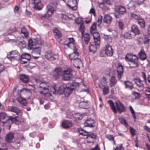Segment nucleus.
<instances>
[{
    "label": "nucleus",
    "instance_id": "nucleus-1",
    "mask_svg": "<svg viewBox=\"0 0 150 150\" xmlns=\"http://www.w3.org/2000/svg\"><path fill=\"white\" fill-rule=\"evenodd\" d=\"M7 117V115L4 112H1L0 114V120L2 121ZM19 117L18 116H16L15 117H13L10 116L8 119H7L5 121H2L3 125L6 128L9 130L11 125L13 122H18Z\"/></svg>",
    "mask_w": 150,
    "mask_h": 150
},
{
    "label": "nucleus",
    "instance_id": "nucleus-2",
    "mask_svg": "<svg viewBox=\"0 0 150 150\" xmlns=\"http://www.w3.org/2000/svg\"><path fill=\"white\" fill-rule=\"evenodd\" d=\"M107 102L114 114H116L117 111L119 114H121L122 112H125L126 111V108L124 105L120 101L115 102L116 107L112 100H108Z\"/></svg>",
    "mask_w": 150,
    "mask_h": 150
},
{
    "label": "nucleus",
    "instance_id": "nucleus-3",
    "mask_svg": "<svg viewBox=\"0 0 150 150\" xmlns=\"http://www.w3.org/2000/svg\"><path fill=\"white\" fill-rule=\"evenodd\" d=\"M125 59L126 62H129V67L131 68H135L139 65L138 58L135 54L131 53L127 54Z\"/></svg>",
    "mask_w": 150,
    "mask_h": 150
},
{
    "label": "nucleus",
    "instance_id": "nucleus-4",
    "mask_svg": "<svg viewBox=\"0 0 150 150\" xmlns=\"http://www.w3.org/2000/svg\"><path fill=\"white\" fill-rule=\"evenodd\" d=\"M34 81L37 85H39V88L41 89L40 93L41 94L45 95L48 93L49 86L48 83L43 81L41 77L35 79Z\"/></svg>",
    "mask_w": 150,
    "mask_h": 150
},
{
    "label": "nucleus",
    "instance_id": "nucleus-5",
    "mask_svg": "<svg viewBox=\"0 0 150 150\" xmlns=\"http://www.w3.org/2000/svg\"><path fill=\"white\" fill-rule=\"evenodd\" d=\"M32 39L29 40L28 42V47L30 50H34V52H36L37 54H40L41 49L39 46L36 47L34 45Z\"/></svg>",
    "mask_w": 150,
    "mask_h": 150
},
{
    "label": "nucleus",
    "instance_id": "nucleus-6",
    "mask_svg": "<svg viewBox=\"0 0 150 150\" xmlns=\"http://www.w3.org/2000/svg\"><path fill=\"white\" fill-rule=\"evenodd\" d=\"M63 78L64 80L68 81L69 80L72 76V71L70 68H67L63 72Z\"/></svg>",
    "mask_w": 150,
    "mask_h": 150
},
{
    "label": "nucleus",
    "instance_id": "nucleus-7",
    "mask_svg": "<svg viewBox=\"0 0 150 150\" xmlns=\"http://www.w3.org/2000/svg\"><path fill=\"white\" fill-rule=\"evenodd\" d=\"M47 11L44 16L49 17L52 16L55 10V7L53 4H50L47 7Z\"/></svg>",
    "mask_w": 150,
    "mask_h": 150
},
{
    "label": "nucleus",
    "instance_id": "nucleus-8",
    "mask_svg": "<svg viewBox=\"0 0 150 150\" xmlns=\"http://www.w3.org/2000/svg\"><path fill=\"white\" fill-rule=\"evenodd\" d=\"M31 57L29 54L25 53L20 56V61L21 64L27 63L28 62L30 59Z\"/></svg>",
    "mask_w": 150,
    "mask_h": 150
},
{
    "label": "nucleus",
    "instance_id": "nucleus-9",
    "mask_svg": "<svg viewBox=\"0 0 150 150\" xmlns=\"http://www.w3.org/2000/svg\"><path fill=\"white\" fill-rule=\"evenodd\" d=\"M117 76L119 80L121 79L123 73V67L122 64L118 63L117 67Z\"/></svg>",
    "mask_w": 150,
    "mask_h": 150
},
{
    "label": "nucleus",
    "instance_id": "nucleus-10",
    "mask_svg": "<svg viewBox=\"0 0 150 150\" xmlns=\"http://www.w3.org/2000/svg\"><path fill=\"white\" fill-rule=\"evenodd\" d=\"M98 42H91L90 43L89 49L90 52H92L93 54L95 53L97 51V48L100 46V43L97 44Z\"/></svg>",
    "mask_w": 150,
    "mask_h": 150
},
{
    "label": "nucleus",
    "instance_id": "nucleus-11",
    "mask_svg": "<svg viewBox=\"0 0 150 150\" xmlns=\"http://www.w3.org/2000/svg\"><path fill=\"white\" fill-rule=\"evenodd\" d=\"M133 81L136 85L137 87L141 89H143L144 87V81L139 77H136L133 79Z\"/></svg>",
    "mask_w": 150,
    "mask_h": 150
},
{
    "label": "nucleus",
    "instance_id": "nucleus-12",
    "mask_svg": "<svg viewBox=\"0 0 150 150\" xmlns=\"http://www.w3.org/2000/svg\"><path fill=\"white\" fill-rule=\"evenodd\" d=\"M62 72V68L59 67L56 68L53 72L52 76L53 78L55 80L59 79Z\"/></svg>",
    "mask_w": 150,
    "mask_h": 150
},
{
    "label": "nucleus",
    "instance_id": "nucleus-13",
    "mask_svg": "<svg viewBox=\"0 0 150 150\" xmlns=\"http://www.w3.org/2000/svg\"><path fill=\"white\" fill-rule=\"evenodd\" d=\"M45 57L50 60H54L56 59L57 56L54 54L51 50L46 51L45 54Z\"/></svg>",
    "mask_w": 150,
    "mask_h": 150
},
{
    "label": "nucleus",
    "instance_id": "nucleus-14",
    "mask_svg": "<svg viewBox=\"0 0 150 150\" xmlns=\"http://www.w3.org/2000/svg\"><path fill=\"white\" fill-rule=\"evenodd\" d=\"M95 121L91 118H88L86 120L84 123V125L86 127H92L95 126Z\"/></svg>",
    "mask_w": 150,
    "mask_h": 150
},
{
    "label": "nucleus",
    "instance_id": "nucleus-15",
    "mask_svg": "<svg viewBox=\"0 0 150 150\" xmlns=\"http://www.w3.org/2000/svg\"><path fill=\"white\" fill-rule=\"evenodd\" d=\"M115 10L118 14H124L126 13V10L125 8L122 6H115Z\"/></svg>",
    "mask_w": 150,
    "mask_h": 150
},
{
    "label": "nucleus",
    "instance_id": "nucleus-16",
    "mask_svg": "<svg viewBox=\"0 0 150 150\" xmlns=\"http://www.w3.org/2000/svg\"><path fill=\"white\" fill-rule=\"evenodd\" d=\"M79 55V54L77 52V49L76 48L73 49V52L69 55V59L72 61L73 60L76 59Z\"/></svg>",
    "mask_w": 150,
    "mask_h": 150
},
{
    "label": "nucleus",
    "instance_id": "nucleus-17",
    "mask_svg": "<svg viewBox=\"0 0 150 150\" xmlns=\"http://www.w3.org/2000/svg\"><path fill=\"white\" fill-rule=\"evenodd\" d=\"M105 52L106 54L109 56H111L113 54V51L111 46L108 44L106 45Z\"/></svg>",
    "mask_w": 150,
    "mask_h": 150
},
{
    "label": "nucleus",
    "instance_id": "nucleus-18",
    "mask_svg": "<svg viewBox=\"0 0 150 150\" xmlns=\"http://www.w3.org/2000/svg\"><path fill=\"white\" fill-rule=\"evenodd\" d=\"M9 110L15 113L17 115H21L22 114L21 110L15 106H12L10 108Z\"/></svg>",
    "mask_w": 150,
    "mask_h": 150
},
{
    "label": "nucleus",
    "instance_id": "nucleus-19",
    "mask_svg": "<svg viewBox=\"0 0 150 150\" xmlns=\"http://www.w3.org/2000/svg\"><path fill=\"white\" fill-rule=\"evenodd\" d=\"M131 31L135 35H138L141 34L138 26L136 25H133L131 26Z\"/></svg>",
    "mask_w": 150,
    "mask_h": 150
},
{
    "label": "nucleus",
    "instance_id": "nucleus-20",
    "mask_svg": "<svg viewBox=\"0 0 150 150\" xmlns=\"http://www.w3.org/2000/svg\"><path fill=\"white\" fill-rule=\"evenodd\" d=\"M73 88H71L70 86L68 84L65 87L64 95L66 97H68L71 93L73 90Z\"/></svg>",
    "mask_w": 150,
    "mask_h": 150
},
{
    "label": "nucleus",
    "instance_id": "nucleus-21",
    "mask_svg": "<svg viewBox=\"0 0 150 150\" xmlns=\"http://www.w3.org/2000/svg\"><path fill=\"white\" fill-rule=\"evenodd\" d=\"M65 88V87L63 85H62L60 86L59 88L57 90L58 93L59 94H64ZM53 88L54 90V91H53L54 92H56L57 91V87L56 86H54Z\"/></svg>",
    "mask_w": 150,
    "mask_h": 150
},
{
    "label": "nucleus",
    "instance_id": "nucleus-22",
    "mask_svg": "<svg viewBox=\"0 0 150 150\" xmlns=\"http://www.w3.org/2000/svg\"><path fill=\"white\" fill-rule=\"evenodd\" d=\"M138 56L139 58L142 61H144L146 59V55L143 49H142L139 52Z\"/></svg>",
    "mask_w": 150,
    "mask_h": 150
},
{
    "label": "nucleus",
    "instance_id": "nucleus-23",
    "mask_svg": "<svg viewBox=\"0 0 150 150\" xmlns=\"http://www.w3.org/2000/svg\"><path fill=\"white\" fill-rule=\"evenodd\" d=\"M79 106L81 108L87 109L89 108V104L88 101H81L79 103Z\"/></svg>",
    "mask_w": 150,
    "mask_h": 150
},
{
    "label": "nucleus",
    "instance_id": "nucleus-24",
    "mask_svg": "<svg viewBox=\"0 0 150 150\" xmlns=\"http://www.w3.org/2000/svg\"><path fill=\"white\" fill-rule=\"evenodd\" d=\"M91 33L93 35L94 41L97 42V44L100 43V37L99 33L96 31Z\"/></svg>",
    "mask_w": 150,
    "mask_h": 150
},
{
    "label": "nucleus",
    "instance_id": "nucleus-25",
    "mask_svg": "<svg viewBox=\"0 0 150 150\" xmlns=\"http://www.w3.org/2000/svg\"><path fill=\"white\" fill-rule=\"evenodd\" d=\"M107 83L106 79L105 77L103 76L99 80L98 84L100 88H102Z\"/></svg>",
    "mask_w": 150,
    "mask_h": 150
},
{
    "label": "nucleus",
    "instance_id": "nucleus-26",
    "mask_svg": "<svg viewBox=\"0 0 150 150\" xmlns=\"http://www.w3.org/2000/svg\"><path fill=\"white\" fill-rule=\"evenodd\" d=\"M96 137V134L93 133H90L89 132L88 135L87 136L86 138L87 139V142L88 143H93V141H90V139H91L93 140L95 139Z\"/></svg>",
    "mask_w": 150,
    "mask_h": 150
},
{
    "label": "nucleus",
    "instance_id": "nucleus-27",
    "mask_svg": "<svg viewBox=\"0 0 150 150\" xmlns=\"http://www.w3.org/2000/svg\"><path fill=\"white\" fill-rule=\"evenodd\" d=\"M14 137V133L12 132H9L7 134L5 137L6 141L8 143H10L12 140L13 139Z\"/></svg>",
    "mask_w": 150,
    "mask_h": 150
},
{
    "label": "nucleus",
    "instance_id": "nucleus-28",
    "mask_svg": "<svg viewBox=\"0 0 150 150\" xmlns=\"http://www.w3.org/2000/svg\"><path fill=\"white\" fill-rule=\"evenodd\" d=\"M136 3L133 1H131L127 6V8L130 10H135L136 7Z\"/></svg>",
    "mask_w": 150,
    "mask_h": 150
},
{
    "label": "nucleus",
    "instance_id": "nucleus-29",
    "mask_svg": "<svg viewBox=\"0 0 150 150\" xmlns=\"http://www.w3.org/2000/svg\"><path fill=\"white\" fill-rule=\"evenodd\" d=\"M125 85V88L132 90L134 88L133 84V83L128 81H124V82Z\"/></svg>",
    "mask_w": 150,
    "mask_h": 150
},
{
    "label": "nucleus",
    "instance_id": "nucleus-30",
    "mask_svg": "<svg viewBox=\"0 0 150 150\" xmlns=\"http://www.w3.org/2000/svg\"><path fill=\"white\" fill-rule=\"evenodd\" d=\"M72 124L71 122L68 120H65L62 123V126L64 128L67 129L71 127Z\"/></svg>",
    "mask_w": 150,
    "mask_h": 150
},
{
    "label": "nucleus",
    "instance_id": "nucleus-31",
    "mask_svg": "<svg viewBox=\"0 0 150 150\" xmlns=\"http://www.w3.org/2000/svg\"><path fill=\"white\" fill-rule=\"evenodd\" d=\"M25 90V89L23 88V89L19 90L17 89L16 88H14L13 93V94L14 96L16 97V98H17V97L21 96V93L23 90Z\"/></svg>",
    "mask_w": 150,
    "mask_h": 150
},
{
    "label": "nucleus",
    "instance_id": "nucleus-32",
    "mask_svg": "<svg viewBox=\"0 0 150 150\" xmlns=\"http://www.w3.org/2000/svg\"><path fill=\"white\" fill-rule=\"evenodd\" d=\"M112 20V17L109 15H106L104 18L103 22L104 23L109 24Z\"/></svg>",
    "mask_w": 150,
    "mask_h": 150
},
{
    "label": "nucleus",
    "instance_id": "nucleus-33",
    "mask_svg": "<svg viewBox=\"0 0 150 150\" xmlns=\"http://www.w3.org/2000/svg\"><path fill=\"white\" fill-rule=\"evenodd\" d=\"M41 0H34L33 4L34 5V8L38 10H41L42 8L38 6V5L41 3Z\"/></svg>",
    "mask_w": 150,
    "mask_h": 150
},
{
    "label": "nucleus",
    "instance_id": "nucleus-34",
    "mask_svg": "<svg viewBox=\"0 0 150 150\" xmlns=\"http://www.w3.org/2000/svg\"><path fill=\"white\" fill-rule=\"evenodd\" d=\"M69 39L70 42H68L66 44V45L70 48H72V47H73L74 48H76L73 42H74V38H69Z\"/></svg>",
    "mask_w": 150,
    "mask_h": 150
},
{
    "label": "nucleus",
    "instance_id": "nucleus-35",
    "mask_svg": "<svg viewBox=\"0 0 150 150\" xmlns=\"http://www.w3.org/2000/svg\"><path fill=\"white\" fill-rule=\"evenodd\" d=\"M20 79L25 83L28 82L29 81L28 76L25 74H21L20 76Z\"/></svg>",
    "mask_w": 150,
    "mask_h": 150
},
{
    "label": "nucleus",
    "instance_id": "nucleus-36",
    "mask_svg": "<svg viewBox=\"0 0 150 150\" xmlns=\"http://www.w3.org/2000/svg\"><path fill=\"white\" fill-rule=\"evenodd\" d=\"M18 101L21 104H22L24 106H26L27 105V103L26 100L22 98L21 96L17 97V98Z\"/></svg>",
    "mask_w": 150,
    "mask_h": 150
},
{
    "label": "nucleus",
    "instance_id": "nucleus-37",
    "mask_svg": "<svg viewBox=\"0 0 150 150\" xmlns=\"http://www.w3.org/2000/svg\"><path fill=\"white\" fill-rule=\"evenodd\" d=\"M82 36L84 38L85 43L88 44L90 39V35L88 33L83 34Z\"/></svg>",
    "mask_w": 150,
    "mask_h": 150
},
{
    "label": "nucleus",
    "instance_id": "nucleus-38",
    "mask_svg": "<svg viewBox=\"0 0 150 150\" xmlns=\"http://www.w3.org/2000/svg\"><path fill=\"white\" fill-rule=\"evenodd\" d=\"M11 52L12 56L15 57V58H14V59H16L18 58L20 59V54L17 50L12 51Z\"/></svg>",
    "mask_w": 150,
    "mask_h": 150
},
{
    "label": "nucleus",
    "instance_id": "nucleus-39",
    "mask_svg": "<svg viewBox=\"0 0 150 150\" xmlns=\"http://www.w3.org/2000/svg\"><path fill=\"white\" fill-rule=\"evenodd\" d=\"M109 80L111 86H115L117 82V80L114 76H111Z\"/></svg>",
    "mask_w": 150,
    "mask_h": 150
},
{
    "label": "nucleus",
    "instance_id": "nucleus-40",
    "mask_svg": "<svg viewBox=\"0 0 150 150\" xmlns=\"http://www.w3.org/2000/svg\"><path fill=\"white\" fill-rule=\"evenodd\" d=\"M53 31L54 35L57 36L58 38H60L62 36V34L61 32L59 31L57 28H54L53 30Z\"/></svg>",
    "mask_w": 150,
    "mask_h": 150
},
{
    "label": "nucleus",
    "instance_id": "nucleus-41",
    "mask_svg": "<svg viewBox=\"0 0 150 150\" xmlns=\"http://www.w3.org/2000/svg\"><path fill=\"white\" fill-rule=\"evenodd\" d=\"M103 88V94L105 95L108 94L109 92V87L108 86L105 85Z\"/></svg>",
    "mask_w": 150,
    "mask_h": 150
},
{
    "label": "nucleus",
    "instance_id": "nucleus-42",
    "mask_svg": "<svg viewBox=\"0 0 150 150\" xmlns=\"http://www.w3.org/2000/svg\"><path fill=\"white\" fill-rule=\"evenodd\" d=\"M103 37L107 43H110L112 42V38L110 35H104Z\"/></svg>",
    "mask_w": 150,
    "mask_h": 150
},
{
    "label": "nucleus",
    "instance_id": "nucleus-43",
    "mask_svg": "<svg viewBox=\"0 0 150 150\" xmlns=\"http://www.w3.org/2000/svg\"><path fill=\"white\" fill-rule=\"evenodd\" d=\"M68 84L69 85L71 88H73V90L75 88H76L78 87L79 84L78 82H73L72 83H69Z\"/></svg>",
    "mask_w": 150,
    "mask_h": 150
},
{
    "label": "nucleus",
    "instance_id": "nucleus-44",
    "mask_svg": "<svg viewBox=\"0 0 150 150\" xmlns=\"http://www.w3.org/2000/svg\"><path fill=\"white\" fill-rule=\"evenodd\" d=\"M72 62L74 63V66L75 65H81L82 63L81 60L78 57Z\"/></svg>",
    "mask_w": 150,
    "mask_h": 150
},
{
    "label": "nucleus",
    "instance_id": "nucleus-45",
    "mask_svg": "<svg viewBox=\"0 0 150 150\" xmlns=\"http://www.w3.org/2000/svg\"><path fill=\"white\" fill-rule=\"evenodd\" d=\"M96 23L95 22L93 23L91 25L90 29L91 33L96 32Z\"/></svg>",
    "mask_w": 150,
    "mask_h": 150
},
{
    "label": "nucleus",
    "instance_id": "nucleus-46",
    "mask_svg": "<svg viewBox=\"0 0 150 150\" xmlns=\"http://www.w3.org/2000/svg\"><path fill=\"white\" fill-rule=\"evenodd\" d=\"M21 33L24 34L25 37L28 36V33L27 29L25 27L22 28L21 29Z\"/></svg>",
    "mask_w": 150,
    "mask_h": 150
},
{
    "label": "nucleus",
    "instance_id": "nucleus-47",
    "mask_svg": "<svg viewBox=\"0 0 150 150\" xmlns=\"http://www.w3.org/2000/svg\"><path fill=\"white\" fill-rule=\"evenodd\" d=\"M119 120L120 122L122 125H124L125 127H128V124L125 119L122 117H120L119 118Z\"/></svg>",
    "mask_w": 150,
    "mask_h": 150
},
{
    "label": "nucleus",
    "instance_id": "nucleus-48",
    "mask_svg": "<svg viewBox=\"0 0 150 150\" xmlns=\"http://www.w3.org/2000/svg\"><path fill=\"white\" fill-rule=\"evenodd\" d=\"M138 24L141 28H144L145 27V21L143 19L139 20L137 21Z\"/></svg>",
    "mask_w": 150,
    "mask_h": 150
},
{
    "label": "nucleus",
    "instance_id": "nucleus-49",
    "mask_svg": "<svg viewBox=\"0 0 150 150\" xmlns=\"http://www.w3.org/2000/svg\"><path fill=\"white\" fill-rule=\"evenodd\" d=\"M83 115L79 113L76 114L74 117L76 121L81 120L83 118Z\"/></svg>",
    "mask_w": 150,
    "mask_h": 150
},
{
    "label": "nucleus",
    "instance_id": "nucleus-50",
    "mask_svg": "<svg viewBox=\"0 0 150 150\" xmlns=\"http://www.w3.org/2000/svg\"><path fill=\"white\" fill-rule=\"evenodd\" d=\"M83 115L79 113L76 114L74 117L76 121L81 120L83 118Z\"/></svg>",
    "mask_w": 150,
    "mask_h": 150
},
{
    "label": "nucleus",
    "instance_id": "nucleus-51",
    "mask_svg": "<svg viewBox=\"0 0 150 150\" xmlns=\"http://www.w3.org/2000/svg\"><path fill=\"white\" fill-rule=\"evenodd\" d=\"M124 37L126 39H130L132 38L131 34L129 32L125 33L123 35Z\"/></svg>",
    "mask_w": 150,
    "mask_h": 150
},
{
    "label": "nucleus",
    "instance_id": "nucleus-52",
    "mask_svg": "<svg viewBox=\"0 0 150 150\" xmlns=\"http://www.w3.org/2000/svg\"><path fill=\"white\" fill-rule=\"evenodd\" d=\"M85 26L83 23H82L81 24L79 28V30L81 32V35H83V34L85 31Z\"/></svg>",
    "mask_w": 150,
    "mask_h": 150
},
{
    "label": "nucleus",
    "instance_id": "nucleus-53",
    "mask_svg": "<svg viewBox=\"0 0 150 150\" xmlns=\"http://www.w3.org/2000/svg\"><path fill=\"white\" fill-rule=\"evenodd\" d=\"M106 138L110 141H112L114 144H115V142L114 141V137L111 135H107L106 136Z\"/></svg>",
    "mask_w": 150,
    "mask_h": 150
},
{
    "label": "nucleus",
    "instance_id": "nucleus-54",
    "mask_svg": "<svg viewBox=\"0 0 150 150\" xmlns=\"http://www.w3.org/2000/svg\"><path fill=\"white\" fill-rule=\"evenodd\" d=\"M136 41H137V44L139 45H142L143 42V38L141 37L137 38L136 40Z\"/></svg>",
    "mask_w": 150,
    "mask_h": 150
},
{
    "label": "nucleus",
    "instance_id": "nucleus-55",
    "mask_svg": "<svg viewBox=\"0 0 150 150\" xmlns=\"http://www.w3.org/2000/svg\"><path fill=\"white\" fill-rule=\"evenodd\" d=\"M118 26L119 29L122 30L124 28V24L123 22L121 21H119L118 22Z\"/></svg>",
    "mask_w": 150,
    "mask_h": 150
},
{
    "label": "nucleus",
    "instance_id": "nucleus-56",
    "mask_svg": "<svg viewBox=\"0 0 150 150\" xmlns=\"http://www.w3.org/2000/svg\"><path fill=\"white\" fill-rule=\"evenodd\" d=\"M131 16L134 18L135 19L137 20H139L140 19V17L137 14L135 13H131Z\"/></svg>",
    "mask_w": 150,
    "mask_h": 150
},
{
    "label": "nucleus",
    "instance_id": "nucleus-57",
    "mask_svg": "<svg viewBox=\"0 0 150 150\" xmlns=\"http://www.w3.org/2000/svg\"><path fill=\"white\" fill-rule=\"evenodd\" d=\"M24 139V137L22 136L21 138L18 139L16 140L15 141V144L17 145L18 146H20V143L21 139L23 140Z\"/></svg>",
    "mask_w": 150,
    "mask_h": 150
},
{
    "label": "nucleus",
    "instance_id": "nucleus-58",
    "mask_svg": "<svg viewBox=\"0 0 150 150\" xmlns=\"http://www.w3.org/2000/svg\"><path fill=\"white\" fill-rule=\"evenodd\" d=\"M115 150H124V148L122 146V144H120L116 146Z\"/></svg>",
    "mask_w": 150,
    "mask_h": 150
},
{
    "label": "nucleus",
    "instance_id": "nucleus-59",
    "mask_svg": "<svg viewBox=\"0 0 150 150\" xmlns=\"http://www.w3.org/2000/svg\"><path fill=\"white\" fill-rule=\"evenodd\" d=\"M141 76L143 79V81H144L145 83H146L147 81V79L145 73L144 72H142V73Z\"/></svg>",
    "mask_w": 150,
    "mask_h": 150
},
{
    "label": "nucleus",
    "instance_id": "nucleus-60",
    "mask_svg": "<svg viewBox=\"0 0 150 150\" xmlns=\"http://www.w3.org/2000/svg\"><path fill=\"white\" fill-rule=\"evenodd\" d=\"M76 23L78 24H81L83 23H82V19L80 18H78L75 20Z\"/></svg>",
    "mask_w": 150,
    "mask_h": 150
},
{
    "label": "nucleus",
    "instance_id": "nucleus-61",
    "mask_svg": "<svg viewBox=\"0 0 150 150\" xmlns=\"http://www.w3.org/2000/svg\"><path fill=\"white\" fill-rule=\"evenodd\" d=\"M35 46L37 45H39L41 44V42L40 40L38 39H35Z\"/></svg>",
    "mask_w": 150,
    "mask_h": 150
},
{
    "label": "nucleus",
    "instance_id": "nucleus-62",
    "mask_svg": "<svg viewBox=\"0 0 150 150\" xmlns=\"http://www.w3.org/2000/svg\"><path fill=\"white\" fill-rule=\"evenodd\" d=\"M11 54V53L10 52V54H8L6 57L10 60H12L14 59V58H15V57L12 56Z\"/></svg>",
    "mask_w": 150,
    "mask_h": 150
},
{
    "label": "nucleus",
    "instance_id": "nucleus-63",
    "mask_svg": "<svg viewBox=\"0 0 150 150\" xmlns=\"http://www.w3.org/2000/svg\"><path fill=\"white\" fill-rule=\"evenodd\" d=\"M145 0H136L137 4L138 5H141L143 4Z\"/></svg>",
    "mask_w": 150,
    "mask_h": 150
},
{
    "label": "nucleus",
    "instance_id": "nucleus-64",
    "mask_svg": "<svg viewBox=\"0 0 150 150\" xmlns=\"http://www.w3.org/2000/svg\"><path fill=\"white\" fill-rule=\"evenodd\" d=\"M132 94L135 96V98L136 99L137 98H139V93H137L134 91L132 93Z\"/></svg>",
    "mask_w": 150,
    "mask_h": 150
}]
</instances>
